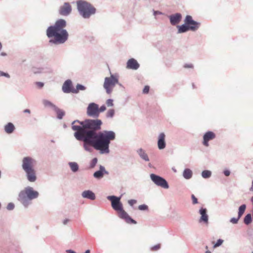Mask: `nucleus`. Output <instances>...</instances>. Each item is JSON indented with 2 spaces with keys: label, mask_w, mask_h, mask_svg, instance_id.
Masks as SVG:
<instances>
[{
  "label": "nucleus",
  "mask_w": 253,
  "mask_h": 253,
  "mask_svg": "<svg viewBox=\"0 0 253 253\" xmlns=\"http://www.w3.org/2000/svg\"><path fill=\"white\" fill-rule=\"evenodd\" d=\"M211 173L209 170H204L202 173V177L204 178H207L211 176Z\"/></svg>",
  "instance_id": "nucleus-28"
},
{
  "label": "nucleus",
  "mask_w": 253,
  "mask_h": 253,
  "mask_svg": "<svg viewBox=\"0 0 253 253\" xmlns=\"http://www.w3.org/2000/svg\"><path fill=\"white\" fill-rule=\"evenodd\" d=\"M78 9L84 18H86L95 13L96 9L89 3L83 0L77 2Z\"/></svg>",
  "instance_id": "nucleus-5"
},
{
  "label": "nucleus",
  "mask_w": 253,
  "mask_h": 253,
  "mask_svg": "<svg viewBox=\"0 0 253 253\" xmlns=\"http://www.w3.org/2000/svg\"><path fill=\"white\" fill-rule=\"evenodd\" d=\"M97 162V158H95L93 159L91 161V164H90L91 167L93 168L96 165Z\"/></svg>",
  "instance_id": "nucleus-36"
},
{
  "label": "nucleus",
  "mask_w": 253,
  "mask_h": 253,
  "mask_svg": "<svg viewBox=\"0 0 253 253\" xmlns=\"http://www.w3.org/2000/svg\"><path fill=\"white\" fill-rule=\"evenodd\" d=\"M69 165L71 170L73 172H76L79 169V166L77 163L75 162H70L69 163Z\"/></svg>",
  "instance_id": "nucleus-24"
},
{
  "label": "nucleus",
  "mask_w": 253,
  "mask_h": 253,
  "mask_svg": "<svg viewBox=\"0 0 253 253\" xmlns=\"http://www.w3.org/2000/svg\"><path fill=\"white\" fill-rule=\"evenodd\" d=\"M246 208V206L245 205H241L239 209V212H238V216L239 218H240L242 215L244 213L245 210Z\"/></svg>",
  "instance_id": "nucleus-26"
},
{
  "label": "nucleus",
  "mask_w": 253,
  "mask_h": 253,
  "mask_svg": "<svg viewBox=\"0 0 253 253\" xmlns=\"http://www.w3.org/2000/svg\"><path fill=\"white\" fill-rule=\"evenodd\" d=\"M69 221V219L64 220V224H66Z\"/></svg>",
  "instance_id": "nucleus-52"
},
{
  "label": "nucleus",
  "mask_w": 253,
  "mask_h": 253,
  "mask_svg": "<svg viewBox=\"0 0 253 253\" xmlns=\"http://www.w3.org/2000/svg\"><path fill=\"white\" fill-rule=\"evenodd\" d=\"M120 218L124 219L127 223L136 224V221L132 219L128 214L124 210L123 208L117 211Z\"/></svg>",
  "instance_id": "nucleus-11"
},
{
  "label": "nucleus",
  "mask_w": 253,
  "mask_h": 253,
  "mask_svg": "<svg viewBox=\"0 0 253 253\" xmlns=\"http://www.w3.org/2000/svg\"><path fill=\"white\" fill-rule=\"evenodd\" d=\"M128 204L131 206H132L134 204L136 203V200H130L128 201Z\"/></svg>",
  "instance_id": "nucleus-43"
},
{
  "label": "nucleus",
  "mask_w": 253,
  "mask_h": 253,
  "mask_svg": "<svg viewBox=\"0 0 253 253\" xmlns=\"http://www.w3.org/2000/svg\"><path fill=\"white\" fill-rule=\"evenodd\" d=\"M24 113H27L30 114V110L29 109H25V110L24 111Z\"/></svg>",
  "instance_id": "nucleus-49"
},
{
  "label": "nucleus",
  "mask_w": 253,
  "mask_h": 253,
  "mask_svg": "<svg viewBox=\"0 0 253 253\" xmlns=\"http://www.w3.org/2000/svg\"><path fill=\"white\" fill-rule=\"evenodd\" d=\"M177 28L178 33H184L190 30L189 27L185 24L181 26H178Z\"/></svg>",
  "instance_id": "nucleus-22"
},
{
  "label": "nucleus",
  "mask_w": 253,
  "mask_h": 253,
  "mask_svg": "<svg viewBox=\"0 0 253 253\" xmlns=\"http://www.w3.org/2000/svg\"><path fill=\"white\" fill-rule=\"evenodd\" d=\"M35 164V160L30 157H24L22 160V169L26 172L28 180L32 182H35L37 179Z\"/></svg>",
  "instance_id": "nucleus-3"
},
{
  "label": "nucleus",
  "mask_w": 253,
  "mask_h": 253,
  "mask_svg": "<svg viewBox=\"0 0 253 253\" xmlns=\"http://www.w3.org/2000/svg\"><path fill=\"white\" fill-rule=\"evenodd\" d=\"M71 7L68 3H64V15L69 14L71 11Z\"/></svg>",
  "instance_id": "nucleus-25"
},
{
  "label": "nucleus",
  "mask_w": 253,
  "mask_h": 253,
  "mask_svg": "<svg viewBox=\"0 0 253 253\" xmlns=\"http://www.w3.org/2000/svg\"><path fill=\"white\" fill-rule=\"evenodd\" d=\"M223 242V241L221 239H219L217 240V242L214 245L213 248H215L217 247L220 246Z\"/></svg>",
  "instance_id": "nucleus-32"
},
{
  "label": "nucleus",
  "mask_w": 253,
  "mask_h": 253,
  "mask_svg": "<svg viewBox=\"0 0 253 253\" xmlns=\"http://www.w3.org/2000/svg\"><path fill=\"white\" fill-rule=\"evenodd\" d=\"M106 108L105 106L102 105V106H101V107L100 108H99V113L104 111L105 110H106Z\"/></svg>",
  "instance_id": "nucleus-45"
},
{
  "label": "nucleus",
  "mask_w": 253,
  "mask_h": 253,
  "mask_svg": "<svg viewBox=\"0 0 253 253\" xmlns=\"http://www.w3.org/2000/svg\"><path fill=\"white\" fill-rule=\"evenodd\" d=\"M239 219L240 218H239V216L237 218H232L230 220V222L232 223L236 224L238 222Z\"/></svg>",
  "instance_id": "nucleus-37"
},
{
  "label": "nucleus",
  "mask_w": 253,
  "mask_h": 253,
  "mask_svg": "<svg viewBox=\"0 0 253 253\" xmlns=\"http://www.w3.org/2000/svg\"><path fill=\"white\" fill-rule=\"evenodd\" d=\"M170 21L172 25H175L178 24L181 19V15L179 13H176L170 16Z\"/></svg>",
  "instance_id": "nucleus-17"
},
{
  "label": "nucleus",
  "mask_w": 253,
  "mask_h": 253,
  "mask_svg": "<svg viewBox=\"0 0 253 253\" xmlns=\"http://www.w3.org/2000/svg\"><path fill=\"white\" fill-rule=\"evenodd\" d=\"M1 48H2V44H1V42H0V50H1Z\"/></svg>",
  "instance_id": "nucleus-53"
},
{
  "label": "nucleus",
  "mask_w": 253,
  "mask_h": 253,
  "mask_svg": "<svg viewBox=\"0 0 253 253\" xmlns=\"http://www.w3.org/2000/svg\"><path fill=\"white\" fill-rule=\"evenodd\" d=\"M68 34L66 30H64V42L68 39Z\"/></svg>",
  "instance_id": "nucleus-46"
},
{
  "label": "nucleus",
  "mask_w": 253,
  "mask_h": 253,
  "mask_svg": "<svg viewBox=\"0 0 253 253\" xmlns=\"http://www.w3.org/2000/svg\"><path fill=\"white\" fill-rule=\"evenodd\" d=\"M104 172L106 173L105 168L102 166H100V170L95 172L93 176L96 178H100L103 176Z\"/></svg>",
  "instance_id": "nucleus-20"
},
{
  "label": "nucleus",
  "mask_w": 253,
  "mask_h": 253,
  "mask_svg": "<svg viewBox=\"0 0 253 253\" xmlns=\"http://www.w3.org/2000/svg\"><path fill=\"white\" fill-rule=\"evenodd\" d=\"M0 55L4 56L6 55V53L2 52L0 53Z\"/></svg>",
  "instance_id": "nucleus-51"
},
{
  "label": "nucleus",
  "mask_w": 253,
  "mask_h": 253,
  "mask_svg": "<svg viewBox=\"0 0 253 253\" xmlns=\"http://www.w3.org/2000/svg\"><path fill=\"white\" fill-rule=\"evenodd\" d=\"M0 76H4V77H6L7 78H9L10 77V76L7 73H4V72H3L2 71H0Z\"/></svg>",
  "instance_id": "nucleus-42"
},
{
  "label": "nucleus",
  "mask_w": 253,
  "mask_h": 253,
  "mask_svg": "<svg viewBox=\"0 0 253 253\" xmlns=\"http://www.w3.org/2000/svg\"><path fill=\"white\" fill-rule=\"evenodd\" d=\"M200 213L201 215V217L200 219V221H204L205 223L208 222V216L207 214V210L206 209H201L200 210Z\"/></svg>",
  "instance_id": "nucleus-19"
},
{
  "label": "nucleus",
  "mask_w": 253,
  "mask_h": 253,
  "mask_svg": "<svg viewBox=\"0 0 253 253\" xmlns=\"http://www.w3.org/2000/svg\"><path fill=\"white\" fill-rule=\"evenodd\" d=\"M138 209L141 211L146 210L148 209V207L145 205H141L139 206Z\"/></svg>",
  "instance_id": "nucleus-34"
},
{
  "label": "nucleus",
  "mask_w": 253,
  "mask_h": 253,
  "mask_svg": "<svg viewBox=\"0 0 253 253\" xmlns=\"http://www.w3.org/2000/svg\"><path fill=\"white\" fill-rule=\"evenodd\" d=\"M166 135L164 133H161L158 136V147L159 149H163L166 147Z\"/></svg>",
  "instance_id": "nucleus-14"
},
{
  "label": "nucleus",
  "mask_w": 253,
  "mask_h": 253,
  "mask_svg": "<svg viewBox=\"0 0 253 253\" xmlns=\"http://www.w3.org/2000/svg\"><path fill=\"white\" fill-rule=\"evenodd\" d=\"M64 27L65 26V21H64Z\"/></svg>",
  "instance_id": "nucleus-55"
},
{
  "label": "nucleus",
  "mask_w": 253,
  "mask_h": 253,
  "mask_svg": "<svg viewBox=\"0 0 253 253\" xmlns=\"http://www.w3.org/2000/svg\"><path fill=\"white\" fill-rule=\"evenodd\" d=\"M206 253H211L210 251H207Z\"/></svg>",
  "instance_id": "nucleus-54"
},
{
  "label": "nucleus",
  "mask_w": 253,
  "mask_h": 253,
  "mask_svg": "<svg viewBox=\"0 0 253 253\" xmlns=\"http://www.w3.org/2000/svg\"><path fill=\"white\" fill-rule=\"evenodd\" d=\"M38 196V192L35 191L32 187L28 186L20 191L18 195V200L25 206H27L30 203V201L37 198Z\"/></svg>",
  "instance_id": "nucleus-4"
},
{
  "label": "nucleus",
  "mask_w": 253,
  "mask_h": 253,
  "mask_svg": "<svg viewBox=\"0 0 253 253\" xmlns=\"http://www.w3.org/2000/svg\"><path fill=\"white\" fill-rule=\"evenodd\" d=\"M192 202L193 204H196L198 203L197 199L195 197L194 195H192Z\"/></svg>",
  "instance_id": "nucleus-41"
},
{
  "label": "nucleus",
  "mask_w": 253,
  "mask_h": 253,
  "mask_svg": "<svg viewBox=\"0 0 253 253\" xmlns=\"http://www.w3.org/2000/svg\"><path fill=\"white\" fill-rule=\"evenodd\" d=\"M106 104H107L108 107L113 106V105H114V104H113V100L112 99H108L106 101Z\"/></svg>",
  "instance_id": "nucleus-33"
},
{
  "label": "nucleus",
  "mask_w": 253,
  "mask_h": 253,
  "mask_svg": "<svg viewBox=\"0 0 253 253\" xmlns=\"http://www.w3.org/2000/svg\"><path fill=\"white\" fill-rule=\"evenodd\" d=\"M14 205L11 203H9L7 206V209L8 210H12L14 209Z\"/></svg>",
  "instance_id": "nucleus-38"
},
{
  "label": "nucleus",
  "mask_w": 253,
  "mask_h": 253,
  "mask_svg": "<svg viewBox=\"0 0 253 253\" xmlns=\"http://www.w3.org/2000/svg\"><path fill=\"white\" fill-rule=\"evenodd\" d=\"M86 113L90 117H98L99 115L98 105L94 103H90L87 107Z\"/></svg>",
  "instance_id": "nucleus-8"
},
{
  "label": "nucleus",
  "mask_w": 253,
  "mask_h": 253,
  "mask_svg": "<svg viewBox=\"0 0 253 253\" xmlns=\"http://www.w3.org/2000/svg\"><path fill=\"white\" fill-rule=\"evenodd\" d=\"M139 67V65L136 60L133 58L130 59L127 62L126 67L128 69L136 70Z\"/></svg>",
  "instance_id": "nucleus-16"
},
{
  "label": "nucleus",
  "mask_w": 253,
  "mask_h": 253,
  "mask_svg": "<svg viewBox=\"0 0 253 253\" xmlns=\"http://www.w3.org/2000/svg\"><path fill=\"white\" fill-rule=\"evenodd\" d=\"M15 127L11 123H8L4 126L5 131L7 133H11L14 130Z\"/></svg>",
  "instance_id": "nucleus-21"
},
{
  "label": "nucleus",
  "mask_w": 253,
  "mask_h": 253,
  "mask_svg": "<svg viewBox=\"0 0 253 253\" xmlns=\"http://www.w3.org/2000/svg\"><path fill=\"white\" fill-rule=\"evenodd\" d=\"M215 134L212 131L207 132L203 136V144L204 146L208 147L209 146L208 142L210 140H211L215 138Z\"/></svg>",
  "instance_id": "nucleus-13"
},
{
  "label": "nucleus",
  "mask_w": 253,
  "mask_h": 253,
  "mask_svg": "<svg viewBox=\"0 0 253 253\" xmlns=\"http://www.w3.org/2000/svg\"><path fill=\"white\" fill-rule=\"evenodd\" d=\"M84 198H87L91 200H94L95 199V194L90 190H86L84 191L82 194Z\"/></svg>",
  "instance_id": "nucleus-18"
},
{
  "label": "nucleus",
  "mask_w": 253,
  "mask_h": 253,
  "mask_svg": "<svg viewBox=\"0 0 253 253\" xmlns=\"http://www.w3.org/2000/svg\"><path fill=\"white\" fill-rule=\"evenodd\" d=\"M193 65L192 64H185L184 65V67L185 68H193Z\"/></svg>",
  "instance_id": "nucleus-47"
},
{
  "label": "nucleus",
  "mask_w": 253,
  "mask_h": 253,
  "mask_svg": "<svg viewBox=\"0 0 253 253\" xmlns=\"http://www.w3.org/2000/svg\"><path fill=\"white\" fill-rule=\"evenodd\" d=\"M43 103L45 106L52 107L53 108V109L55 110V111L56 112L58 119H61L62 118V116L63 115V112L62 111H60V110H59V109H58L55 106L52 105L51 102H50L49 101H48L47 100H44L43 101Z\"/></svg>",
  "instance_id": "nucleus-15"
},
{
  "label": "nucleus",
  "mask_w": 253,
  "mask_h": 253,
  "mask_svg": "<svg viewBox=\"0 0 253 253\" xmlns=\"http://www.w3.org/2000/svg\"><path fill=\"white\" fill-rule=\"evenodd\" d=\"M85 87L81 84H77L76 88L75 89H77V93L79 92V90H85Z\"/></svg>",
  "instance_id": "nucleus-31"
},
{
  "label": "nucleus",
  "mask_w": 253,
  "mask_h": 253,
  "mask_svg": "<svg viewBox=\"0 0 253 253\" xmlns=\"http://www.w3.org/2000/svg\"><path fill=\"white\" fill-rule=\"evenodd\" d=\"M184 23L189 27L190 30L193 31L197 30L200 25V23L193 20L192 16L190 15H187L186 16L184 20Z\"/></svg>",
  "instance_id": "nucleus-9"
},
{
  "label": "nucleus",
  "mask_w": 253,
  "mask_h": 253,
  "mask_svg": "<svg viewBox=\"0 0 253 253\" xmlns=\"http://www.w3.org/2000/svg\"><path fill=\"white\" fill-rule=\"evenodd\" d=\"M161 248V245L158 244L151 248V250L153 251H156L158 250Z\"/></svg>",
  "instance_id": "nucleus-35"
},
{
  "label": "nucleus",
  "mask_w": 253,
  "mask_h": 253,
  "mask_svg": "<svg viewBox=\"0 0 253 253\" xmlns=\"http://www.w3.org/2000/svg\"><path fill=\"white\" fill-rule=\"evenodd\" d=\"M230 172L229 170H226L224 171V174L226 176H229L230 175Z\"/></svg>",
  "instance_id": "nucleus-48"
},
{
  "label": "nucleus",
  "mask_w": 253,
  "mask_h": 253,
  "mask_svg": "<svg viewBox=\"0 0 253 253\" xmlns=\"http://www.w3.org/2000/svg\"><path fill=\"white\" fill-rule=\"evenodd\" d=\"M102 123L100 120H86L84 122L74 121L72 129L75 130V136L79 140L92 145L102 153L109 152L110 141L115 138V133L112 131H103L97 133L95 131L101 128Z\"/></svg>",
  "instance_id": "nucleus-1"
},
{
  "label": "nucleus",
  "mask_w": 253,
  "mask_h": 253,
  "mask_svg": "<svg viewBox=\"0 0 253 253\" xmlns=\"http://www.w3.org/2000/svg\"><path fill=\"white\" fill-rule=\"evenodd\" d=\"M118 83V78L114 75H111L110 77L105 78L103 86L106 89V92L108 94H110L112 91L113 88Z\"/></svg>",
  "instance_id": "nucleus-6"
},
{
  "label": "nucleus",
  "mask_w": 253,
  "mask_h": 253,
  "mask_svg": "<svg viewBox=\"0 0 253 253\" xmlns=\"http://www.w3.org/2000/svg\"><path fill=\"white\" fill-rule=\"evenodd\" d=\"M36 85L39 88H42L43 86V83L42 82H36Z\"/></svg>",
  "instance_id": "nucleus-44"
},
{
  "label": "nucleus",
  "mask_w": 253,
  "mask_h": 253,
  "mask_svg": "<svg viewBox=\"0 0 253 253\" xmlns=\"http://www.w3.org/2000/svg\"><path fill=\"white\" fill-rule=\"evenodd\" d=\"M183 175L185 178L190 179L192 176V171L190 169H185L183 172Z\"/></svg>",
  "instance_id": "nucleus-23"
},
{
  "label": "nucleus",
  "mask_w": 253,
  "mask_h": 253,
  "mask_svg": "<svg viewBox=\"0 0 253 253\" xmlns=\"http://www.w3.org/2000/svg\"><path fill=\"white\" fill-rule=\"evenodd\" d=\"M60 13L61 14H63V7H61L60 8Z\"/></svg>",
  "instance_id": "nucleus-50"
},
{
  "label": "nucleus",
  "mask_w": 253,
  "mask_h": 253,
  "mask_svg": "<svg viewBox=\"0 0 253 253\" xmlns=\"http://www.w3.org/2000/svg\"><path fill=\"white\" fill-rule=\"evenodd\" d=\"M46 35L50 38L49 42L54 44L63 42V20L56 21L54 26L49 27L46 30Z\"/></svg>",
  "instance_id": "nucleus-2"
},
{
  "label": "nucleus",
  "mask_w": 253,
  "mask_h": 253,
  "mask_svg": "<svg viewBox=\"0 0 253 253\" xmlns=\"http://www.w3.org/2000/svg\"><path fill=\"white\" fill-rule=\"evenodd\" d=\"M115 114V111L114 109H109L106 114V116L108 118H112L114 116Z\"/></svg>",
  "instance_id": "nucleus-30"
},
{
  "label": "nucleus",
  "mask_w": 253,
  "mask_h": 253,
  "mask_svg": "<svg viewBox=\"0 0 253 253\" xmlns=\"http://www.w3.org/2000/svg\"><path fill=\"white\" fill-rule=\"evenodd\" d=\"M150 177L152 180L158 186H161L162 188L168 189L169 185L167 181L163 178L156 175L155 174H151Z\"/></svg>",
  "instance_id": "nucleus-7"
},
{
  "label": "nucleus",
  "mask_w": 253,
  "mask_h": 253,
  "mask_svg": "<svg viewBox=\"0 0 253 253\" xmlns=\"http://www.w3.org/2000/svg\"><path fill=\"white\" fill-rule=\"evenodd\" d=\"M66 252L67 253H77L75 252H74V251H72L71 250H67ZM84 253H90V251L89 250H87L85 251V252Z\"/></svg>",
  "instance_id": "nucleus-40"
},
{
  "label": "nucleus",
  "mask_w": 253,
  "mask_h": 253,
  "mask_svg": "<svg viewBox=\"0 0 253 253\" xmlns=\"http://www.w3.org/2000/svg\"><path fill=\"white\" fill-rule=\"evenodd\" d=\"M252 221V216L251 214H248L244 218V223L247 225Z\"/></svg>",
  "instance_id": "nucleus-29"
},
{
  "label": "nucleus",
  "mask_w": 253,
  "mask_h": 253,
  "mask_svg": "<svg viewBox=\"0 0 253 253\" xmlns=\"http://www.w3.org/2000/svg\"><path fill=\"white\" fill-rule=\"evenodd\" d=\"M77 90L70 80H68L64 82V92L77 93Z\"/></svg>",
  "instance_id": "nucleus-12"
},
{
  "label": "nucleus",
  "mask_w": 253,
  "mask_h": 253,
  "mask_svg": "<svg viewBox=\"0 0 253 253\" xmlns=\"http://www.w3.org/2000/svg\"><path fill=\"white\" fill-rule=\"evenodd\" d=\"M108 199L111 201L113 209L117 211L123 208L122 204L120 202V198L114 196L108 197Z\"/></svg>",
  "instance_id": "nucleus-10"
},
{
  "label": "nucleus",
  "mask_w": 253,
  "mask_h": 253,
  "mask_svg": "<svg viewBox=\"0 0 253 253\" xmlns=\"http://www.w3.org/2000/svg\"><path fill=\"white\" fill-rule=\"evenodd\" d=\"M139 154L140 157L143 159H144V160H145L146 161H149V158H148L147 155L142 149H140L139 150Z\"/></svg>",
  "instance_id": "nucleus-27"
},
{
  "label": "nucleus",
  "mask_w": 253,
  "mask_h": 253,
  "mask_svg": "<svg viewBox=\"0 0 253 253\" xmlns=\"http://www.w3.org/2000/svg\"><path fill=\"white\" fill-rule=\"evenodd\" d=\"M149 86L148 85L145 86L143 90V93H148L149 91Z\"/></svg>",
  "instance_id": "nucleus-39"
}]
</instances>
